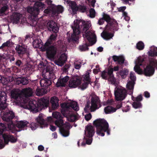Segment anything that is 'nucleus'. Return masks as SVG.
<instances>
[{
  "label": "nucleus",
  "mask_w": 157,
  "mask_h": 157,
  "mask_svg": "<svg viewBox=\"0 0 157 157\" xmlns=\"http://www.w3.org/2000/svg\"><path fill=\"white\" fill-rule=\"evenodd\" d=\"M57 37L56 34H52L44 45L41 40L36 39L33 42L34 48H41L42 52H46L47 56L50 59H53L56 54L57 48L56 40Z\"/></svg>",
  "instance_id": "nucleus-1"
},
{
  "label": "nucleus",
  "mask_w": 157,
  "mask_h": 157,
  "mask_svg": "<svg viewBox=\"0 0 157 157\" xmlns=\"http://www.w3.org/2000/svg\"><path fill=\"white\" fill-rule=\"evenodd\" d=\"M42 75L43 78L40 81L41 86L50 87L52 81L55 78L53 69L50 66L47 67L46 69L42 72Z\"/></svg>",
  "instance_id": "nucleus-2"
},
{
  "label": "nucleus",
  "mask_w": 157,
  "mask_h": 157,
  "mask_svg": "<svg viewBox=\"0 0 157 157\" xmlns=\"http://www.w3.org/2000/svg\"><path fill=\"white\" fill-rule=\"evenodd\" d=\"M105 21L107 22L105 27V30L111 31L118 30V23L117 21L111 18L109 15L103 13V17L99 19L98 23L100 25H102L104 24Z\"/></svg>",
  "instance_id": "nucleus-3"
},
{
  "label": "nucleus",
  "mask_w": 157,
  "mask_h": 157,
  "mask_svg": "<svg viewBox=\"0 0 157 157\" xmlns=\"http://www.w3.org/2000/svg\"><path fill=\"white\" fill-rule=\"evenodd\" d=\"M93 124L96 128V133L98 135L104 136L105 132L108 135H110L109 124L106 120L104 119H97L94 121Z\"/></svg>",
  "instance_id": "nucleus-4"
},
{
  "label": "nucleus",
  "mask_w": 157,
  "mask_h": 157,
  "mask_svg": "<svg viewBox=\"0 0 157 157\" xmlns=\"http://www.w3.org/2000/svg\"><path fill=\"white\" fill-rule=\"evenodd\" d=\"M14 117V113L12 111L4 113L2 119L5 122L3 123H0V134H2L7 128L10 130L13 129L14 124L12 120Z\"/></svg>",
  "instance_id": "nucleus-5"
},
{
  "label": "nucleus",
  "mask_w": 157,
  "mask_h": 157,
  "mask_svg": "<svg viewBox=\"0 0 157 157\" xmlns=\"http://www.w3.org/2000/svg\"><path fill=\"white\" fill-rule=\"evenodd\" d=\"M48 104V101L44 99H42L38 101L37 104L36 101L32 100L29 102L26 107L31 111L36 113L41 110L42 109L47 107Z\"/></svg>",
  "instance_id": "nucleus-6"
},
{
  "label": "nucleus",
  "mask_w": 157,
  "mask_h": 157,
  "mask_svg": "<svg viewBox=\"0 0 157 157\" xmlns=\"http://www.w3.org/2000/svg\"><path fill=\"white\" fill-rule=\"evenodd\" d=\"M45 7V5L40 2H35L33 7H30L28 8L27 11L31 15V19L34 21L35 26L37 24L36 20L37 15L39 13L40 10L42 11L43 9Z\"/></svg>",
  "instance_id": "nucleus-7"
},
{
  "label": "nucleus",
  "mask_w": 157,
  "mask_h": 157,
  "mask_svg": "<svg viewBox=\"0 0 157 157\" xmlns=\"http://www.w3.org/2000/svg\"><path fill=\"white\" fill-rule=\"evenodd\" d=\"M149 60V63L144 70V74L146 76H152L155 73V69H157V60L154 58H150Z\"/></svg>",
  "instance_id": "nucleus-8"
},
{
  "label": "nucleus",
  "mask_w": 157,
  "mask_h": 157,
  "mask_svg": "<svg viewBox=\"0 0 157 157\" xmlns=\"http://www.w3.org/2000/svg\"><path fill=\"white\" fill-rule=\"evenodd\" d=\"M79 24H80L79 20H76V22L75 21H74L73 25L71 26L73 30V33L71 37L68 39V42H70L72 41L74 42H76L78 40L79 35L81 32Z\"/></svg>",
  "instance_id": "nucleus-9"
},
{
  "label": "nucleus",
  "mask_w": 157,
  "mask_h": 157,
  "mask_svg": "<svg viewBox=\"0 0 157 157\" xmlns=\"http://www.w3.org/2000/svg\"><path fill=\"white\" fill-rule=\"evenodd\" d=\"M55 123V124L59 128L60 132L63 136L67 137L69 135L70 126L68 124H64L62 118L56 120Z\"/></svg>",
  "instance_id": "nucleus-10"
},
{
  "label": "nucleus",
  "mask_w": 157,
  "mask_h": 157,
  "mask_svg": "<svg viewBox=\"0 0 157 157\" xmlns=\"http://www.w3.org/2000/svg\"><path fill=\"white\" fill-rule=\"evenodd\" d=\"M63 11V8L61 6L57 7H51L45 9L44 11V13L49 16L55 17L58 14L62 13Z\"/></svg>",
  "instance_id": "nucleus-11"
},
{
  "label": "nucleus",
  "mask_w": 157,
  "mask_h": 157,
  "mask_svg": "<svg viewBox=\"0 0 157 157\" xmlns=\"http://www.w3.org/2000/svg\"><path fill=\"white\" fill-rule=\"evenodd\" d=\"M85 135L87 138L85 137L84 138L86 140V144L90 145L92 142V137L94 134V127L91 125H87L85 128Z\"/></svg>",
  "instance_id": "nucleus-12"
},
{
  "label": "nucleus",
  "mask_w": 157,
  "mask_h": 157,
  "mask_svg": "<svg viewBox=\"0 0 157 157\" xmlns=\"http://www.w3.org/2000/svg\"><path fill=\"white\" fill-rule=\"evenodd\" d=\"M61 110L64 112L69 111H72V110L77 111L79 110V107L77 102L73 101L70 103H63L61 105Z\"/></svg>",
  "instance_id": "nucleus-13"
},
{
  "label": "nucleus",
  "mask_w": 157,
  "mask_h": 157,
  "mask_svg": "<svg viewBox=\"0 0 157 157\" xmlns=\"http://www.w3.org/2000/svg\"><path fill=\"white\" fill-rule=\"evenodd\" d=\"M114 94L116 100L122 101L125 98L127 94L125 89L117 87L114 91Z\"/></svg>",
  "instance_id": "nucleus-14"
},
{
  "label": "nucleus",
  "mask_w": 157,
  "mask_h": 157,
  "mask_svg": "<svg viewBox=\"0 0 157 157\" xmlns=\"http://www.w3.org/2000/svg\"><path fill=\"white\" fill-rule=\"evenodd\" d=\"M36 120L38 124L36 123L32 122L29 125V127L32 130H34L38 126V124L42 126L45 125V121L44 119V115L40 114L38 117L36 118Z\"/></svg>",
  "instance_id": "nucleus-15"
},
{
  "label": "nucleus",
  "mask_w": 157,
  "mask_h": 157,
  "mask_svg": "<svg viewBox=\"0 0 157 157\" xmlns=\"http://www.w3.org/2000/svg\"><path fill=\"white\" fill-rule=\"evenodd\" d=\"M91 106L90 112H93L101 106L100 102L98 97L95 96L92 97L91 100Z\"/></svg>",
  "instance_id": "nucleus-16"
},
{
  "label": "nucleus",
  "mask_w": 157,
  "mask_h": 157,
  "mask_svg": "<svg viewBox=\"0 0 157 157\" xmlns=\"http://www.w3.org/2000/svg\"><path fill=\"white\" fill-rule=\"evenodd\" d=\"M146 59L139 57L138 59V65H136L134 67V71L138 74L141 75L144 74V71L140 68V66L145 65Z\"/></svg>",
  "instance_id": "nucleus-17"
},
{
  "label": "nucleus",
  "mask_w": 157,
  "mask_h": 157,
  "mask_svg": "<svg viewBox=\"0 0 157 157\" xmlns=\"http://www.w3.org/2000/svg\"><path fill=\"white\" fill-rule=\"evenodd\" d=\"M81 80L79 76H76L71 78L69 82V87L75 88L79 86L81 83Z\"/></svg>",
  "instance_id": "nucleus-18"
},
{
  "label": "nucleus",
  "mask_w": 157,
  "mask_h": 157,
  "mask_svg": "<svg viewBox=\"0 0 157 157\" xmlns=\"http://www.w3.org/2000/svg\"><path fill=\"white\" fill-rule=\"evenodd\" d=\"M15 50L17 54L21 58H22L23 56L25 53L27 54V56L29 55L27 48L19 44L16 45Z\"/></svg>",
  "instance_id": "nucleus-19"
},
{
  "label": "nucleus",
  "mask_w": 157,
  "mask_h": 157,
  "mask_svg": "<svg viewBox=\"0 0 157 157\" xmlns=\"http://www.w3.org/2000/svg\"><path fill=\"white\" fill-rule=\"evenodd\" d=\"M61 113L63 116L67 117L70 122H74L76 120V116L72 111H66L64 112L61 110Z\"/></svg>",
  "instance_id": "nucleus-20"
},
{
  "label": "nucleus",
  "mask_w": 157,
  "mask_h": 157,
  "mask_svg": "<svg viewBox=\"0 0 157 157\" xmlns=\"http://www.w3.org/2000/svg\"><path fill=\"white\" fill-rule=\"evenodd\" d=\"M21 92H19L16 90H12L11 92V97L12 99H14L17 101V103L20 102L23 98Z\"/></svg>",
  "instance_id": "nucleus-21"
},
{
  "label": "nucleus",
  "mask_w": 157,
  "mask_h": 157,
  "mask_svg": "<svg viewBox=\"0 0 157 157\" xmlns=\"http://www.w3.org/2000/svg\"><path fill=\"white\" fill-rule=\"evenodd\" d=\"M47 25L48 29L54 33V34H56L59 29L56 23L53 21H50L47 23Z\"/></svg>",
  "instance_id": "nucleus-22"
},
{
  "label": "nucleus",
  "mask_w": 157,
  "mask_h": 157,
  "mask_svg": "<svg viewBox=\"0 0 157 157\" xmlns=\"http://www.w3.org/2000/svg\"><path fill=\"white\" fill-rule=\"evenodd\" d=\"M22 14L19 13L14 12L11 16V19L13 23L15 24L19 23L21 21L22 23Z\"/></svg>",
  "instance_id": "nucleus-23"
},
{
  "label": "nucleus",
  "mask_w": 157,
  "mask_h": 157,
  "mask_svg": "<svg viewBox=\"0 0 157 157\" xmlns=\"http://www.w3.org/2000/svg\"><path fill=\"white\" fill-rule=\"evenodd\" d=\"M6 95L4 93H2L0 95V109H5L7 107L6 103Z\"/></svg>",
  "instance_id": "nucleus-24"
},
{
  "label": "nucleus",
  "mask_w": 157,
  "mask_h": 157,
  "mask_svg": "<svg viewBox=\"0 0 157 157\" xmlns=\"http://www.w3.org/2000/svg\"><path fill=\"white\" fill-rule=\"evenodd\" d=\"M21 91L22 97L27 98L33 95V92L32 89L30 87L23 89Z\"/></svg>",
  "instance_id": "nucleus-25"
},
{
  "label": "nucleus",
  "mask_w": 157,
  "mask_h": 157,
  "mask_svg": "<svg viewBox=\"0 0 157 157\" xmlns=\"http://www.w3.org/2000/svg\"><path fill=\"white\" fill-rule=\"evenodd\" d=\"M67 59V55L63 53L61 54L59 58L56 60L55 63L59 66H62L63 65L64 63L66 61Z\"/></svg>",
  "instance_id": "nucleus-26"
},
{
  "label": "nucleus",
  "mask_w": 157,
  "mask_h": 157,
  "mask_svg": "<svg viewBox=\"0 0 157 157\" xmlns=\"http://www.w3.org/2000/svg\"><path fill=\"white\" fill-rule=\"evenodd\" d=\"M3 137L6 144H8L9 141L12 143H14L17 141V138H15L13 136L10 134H4L3 135Z\"/></svg>",
  "instance_id": "nucleus-27"
},
{
  "label": "nucleus",
  "mask_w": 157,
  "mask_h": 157,
  "mask_svg": "<svg viewBox=\"0 0 157 157\" xmlns=\"http://www.w3.org/2000/svg\"><path fill=\"white\" fill-rule=\"evenodd\" d=\"M69 79V77L67 75L62 78H60L56 84V86L57 87H65L66 83L67 82Z\"/></svg>",
  "instance_id": "nucleus-28"
},
{
  "label": "nucleus",
  "mask_w": 157,
  "mask_h": 157,
  "mask_svg": "<svg viewBox=\"0 0 157 157\" xmlns=\"http://www.w3.org/2000/svg\"><path fill=\"white\" fill-rule=\"evenodd\" d=\"M82 31V33H85V37L89 42L93 44L95 43V42L94 41V38L93 37H91L90 36L91 33L88 31V30L87 29H85V28H83Z\"/></svg>",
  "instance_id": "nucleus-29"
},
{
  "label": "nucleus",
  "mask_w": 157,
  "mask_h": 157,
  "mask_svg": "<svg viewBox=\"0 0 157 157\" xmlns=\"http://www.w3.org/2000/svg\"><path fill=\"white\" fill-rule=\"evenodd\" d=\"M114 31L115 30L113 31H110V32H114ZM115 31H116L115 30ZM109 31L106 30L105 29L101 33V36L104 39L108 40L112 38L113 36V33H109Z\"/></svg>",
  "instance_id": "nucleus-30"
},
{
  "label": "nucleus",
  "mask_w": 157,
  "mask_h": 157,
  "mask_svg": "<svg viewBox=\"0 0 157 157\" xmlns=\"http://www.w3.org/2000/svg\"><path fill=\"white\" fill-rule=\"evenodd\" d=\"M59 99L56 97H53L51 98L50 100L52 104V109L54 110L57 109L59 106Z\"/></svg>",
  "instance_id": "nucleus-31"
},
{
  "label": "nucleus",
  "mask_w": 157,
  "mask_h": 157,
  "mask_svg": "<svg viewBox=\"0 0 157 157\" xmlns=\"http://www.w3.org/2000/svg\"><path fill=\"white\" fill-rule=\"evenodd\" d=\"M28 124H29V123L26 121H18L16 124L17 127L18 128V130L17 131L19 132L22 130H24L25 128L28 126Z\"/></svg>",
  "instance_id": "nucleus-32"
},
{
  "label": "nucleus",
  "mask_w": 157,
  "mask_h": 157,
  "mask_svg": "<svg viewBox=\"0 0 157 157\" xmlns=\"http://www.w3.org/2000/svg\"><path fill=\"white\" fill-rule=\"evenodd\" d=\"M50 87H43L40 89H37L36 90L37 95L38 96L43 95L47 94L50 90Z\"/></svg>",
  "instance_id": "nucleus-33"
},
{
  "label": "nucleus",
  "mask_w": 157,
  "mask_h": 157,
  "mask_svg": "<svg viewBox=\"0 0 157 157\" xmlns=\"http://www.w3.org/2000/svg\"><path fill=\"white\" fill-rule=\"evenodd\" d=\"M16 84L17 85H25L29 83V81L26 78H19L15 81Z\"/></svg>",
  "instance_id": "nucleus-34"
},
{
  "label": "nucleus",
  "mask_w": 157,
  "mask_h": 157,
  "mask_svg": "<svg viewBox=\"0 0 157 157\" xmlns=\"http://www.w3.org/2000/svg\"><path fill=\"white\" fill-rule=\"evenodd\" d=\"M9 13V8L5 5L0 8V16L4 17L7 15Z\"/></svg>",
  "instance_id": "nucleus-35"
},
{
  "label": "nucleus",
  "mask_w": 157,
  "mask_h": 157,
  "mask_svg": "<svg viewBox=\"0 0 157 157\" xmlns=\"http://www.w3.org/2000/svg\"><path fill=\"white\" fill-rule=\"evenodd\" d=\"M112 58L114 62H117L118 64L120 65L123 64L125 61V59L122 56H118L114 55L113 56Z\"/></svg>",
  "instance_id": "nucleus-36"
},
{
  "label": "nucleus",
  "mask_w": 157,
  "mask_h": 157,
  "mask_svg": "<svg viewBox=\"0 0 157 157\" xmlns=\"http://www.w3.org/2000/svg\"><path fill=\"white\" fill-rule=\"evenodd\" d=\"M135 82L129 81L126 85L127 89L129 90V95H132L133 92V89Z\"/></svg>",
  "instance_id": "nucleus-37"
},
{
  "label": "nucleus",
  "mask_w": 157,
  "mask_h": 157,
  "mask_svg": "<svg viewBox=\"0 0 157 157\" xmlns=\"http://www.w3.org/2000/svg\"><path fill=\"white\" fill-rule=\"evenodd\" d=\"M68 4L72 10L73 13L74 14L76 13L78 10V6L76 3L74 1H70Z\"/></svg>",
  "instance_id": "nucleus-38"
},
{
  "label": "nucleus",
  "mask_w": 157,
  "mask_h": 157,
  "mask_svg": "<svg viewBox=\"0 0 157 157\" xmlns=\"http://www.w3.org/2000/svg\"><path fill=\"white\" fill-rule=\"evenodd\" d=\"M148 54L150 56H157V47H151L148 52Z\"/></svg>",
  "instance_id": "nucleus-39"
},
{
  "label": "nucleus",
  "mask_w": 157,
  "mask_h": 157,
  "mask_svg": "<svg viewBox=\"0 0 157 157\" xmlns=\"http://www.w3.org/2000/svg\"><path fill=\"white\" fill-rule=\"evenodd\" d=\"M105 112L106 114L111 113H114L117 110L115 108H114L110 106H108L105 107L104 108Z\"/></svg>",
  "instance_id": "nucleus-40"
},
{
  "label": "nucleus",
  "mask_w": 157,
  "mask_h": 157,
  "mask_svg": "<svg viewBox=\"0 0 157 157\" xmlns=\"http://www.w3.org/2000/svg\"><path fill=\"white\" fill-rule=\"evenodd\" d=\"M14 43L12 42L11 40L10 39L7 41L6 42L3 43L0 47V49H2L6 47H10L14 44Z\"/></svg>",
  "instance_id": "nucleus-41"
},
{
  "label": "nucleus",
  "mask_w": 157,
  "mask_h": 157,
  "mask_svg": "<svg viewBox=\"0 0 157 157\" xmlns=\"http://www.w3.org/2000/svg\"><path fill=\"white\" fill-rule=\"evenodd\" d=\"M128 70L124 69L121 71L119 73V75L121 76L122 78L124 79L128 75Z\"/></svg>",
  "instance_id": "nucleus-42"
},
{
  "label": "nucleus",
  "mask_w": 157,
  "mask_h": 157,
  "mask_svg": "<svg viewBox=\"0 0 157 157\" xmlns=\"http://www.w3.org/2000/svg\"><path fill=\"white\" fill-rule=\"evenodd\" d=\"M52 116L54 118L58 119L60 118H63V117L62 115L60 113L57 112H55L52 113Z\"/></svg>",
  "instance_id": "nucleus-43"
},
{
  "label": "nucleus",
  "mask_w": 157,
  "mask_h": 157,
  "mask_svg": "<svg viewBox=\"0 0 157 157\" xmlns=\"http://www.w3.org/2000/svg\"><path fill=\"white\" fill-rule=\"evenodd\" d=\"M132 99L134 101L140 102L143 100V97L141 94H140L136 97L132 96Z\"/></svg>",
  "instance_id": "nucleus-44"
},
{
  "label": "nucleus",
  "mask_w": 157,
  "mask_h": 157,
  "mask_svg": "<svg viewBox=\"0 0 157 157\" xmlns=\"http://www.w3.org/2000/svg\"><path fill=\"white\" fill-rule=\"evenodd\" d=\"M133 108L135 109H140L142 108V105L141 102L134 101L132 104Z\"/></svg>",
  "instance_id": "nucleus-45"
},
{
  "label": "nucleus",
  "mask_w": 157,
  "mask_h": 157,
  "mask_svg": "<svg viewBox=\"0 0 157 157\" xmlns=\"http://www.w3.org/2000/svg\"><path fill=\"white\" fill-rule=\"evenodd\" d=\"M144 47V45L143 42L141 41L138 42L136 45L137 49L140 50H142Z\"/></svg>",
  "instance_id": "nucleus-46"
},
{
  "label": "nucleus",
  "mask_w": 157,
  "mask_h": 157,
  "mask_svg": "<svg viewBox=\"0 0 157 157\" xmlns=\"http://www.w3.org/2000/svg\"><path fill=\"white\" fill-rule=\"evenodd\" d=\"M78 10L82 13H85L87 11L86 6L84 5H80L78 6Z\"/></svg>",
  "instance_id": "nucleus-47"
},
{
  "label": "nucleus",
  "mask_w": 157,
  "mask_h": 157,
  "mask_svg": "<svg viewBox=\"0 0 157 157\" xmlns=\"http://www.w3.org/2000/svg\"><path fill=\"white\" fill-rule=\"evenodd\" d=\"M88 45L86 44L80 45L79 48L81 51H85L88 50Z\"/></svg>",
  "instance_id": "nucleus-48"
},
{
  "label": "nucleus",
  "mask_w": 157,
  "mask_h": 157,
  "mask_svg": "<svg viewBox=\"0 0 157 157\" xmlns=\"http://www.w3.org/2000/svg\"><path fill=\"white\" fill-rule=\"evenodd\" d=\"M129 78L130 79V80L129 81L135 82L136 80V77L135 75L134 72H131L130 74Z\"/></svg>",
  "instance_id": "nucleus-49"
},
{
  "label": "nucleus",
  "mask_w": 157,
  "mask_h": 157,
  "mask_svg": "<svg viewBox=\"0 0 157 157\" xmlns=\"http://www.w3.org/2000/svg\"><path fill=\"white\" fill-rule=\"evenodd\" d=\"M90 17L91 18H94L95 16V11L94 8H91L89 10Z\"/></svg>",
  "instance_id": "nucleus-50"
},
{
  "label": "nucleus",
  "mask_w": 157,
  "mask_h": 157,
  "mask_svg": "<svg viewBox=\"0 0 157 157\" xmlns=\"http://www.w3.org/2000/svg\"><path fill=\"white\" fill-rule=\"evenodd\" d=\"M90 84L91 85V83L89 82H84L81 85V88L82 90H84L88 86L89 84Z\"/></svg>",
  "instance_id": "nucleus-51"
},
{
  "label": "nucleus",
  "mask_w": 157,
  "mask_h": 157,
  "mask_svg": "<svg viewBox=\"0 0 157 157\" xmlns=\"http://www.w3.org/2000/svg\"><path fill=\"white\" fill-rule=\"evenodd\" d=\"M84 80L86 82H88L90 83H91L92 82H91V79L90 77V75L89 72H87L86 75H85L84 78Z\"/></svg>",
  "instance_id": "nucleus-52"
},
{
  "label": "nucleus",
  "mask_w": 157,
  "mask_h": 157,
  "mask_svg": "<svg viewBox=\"0 0 157 157\" xmlns=\"http://www.w3.org/2000/svg\"><path fill=\"white\" fill-rule=\"evenodd\" d=\"M88 2V5L90 6L94 7L95 3L96 2V0H87Z\"/></svg>",
  "instance_id": "nucleus-53"
},
{
  "label": "nucleus",
  "mask_w": 157,
  "mask_h": 157,
  "mask_svg": "<svg viewBox=\"0 0 157 157\" xmlns=\"http://www.w3.org/2000/svg\"><path fill=\"white\" fill-rule=\"evenodd\" d=\"M108 75L107 72L104 71L101 72V76L103 79L105 80L107 79Z\"/></svg>",
  "instance_id": "nucleus-54"
},
{
  "label": "nucleus",
  "mask_w": 157,
  "mask_h": 157,
  "mask_svg": "<svg viewBox=\"0 0 157 157\" xmlns=\"http://www.w3.org/2000/svg\"><path fill=\"white\" fill-rule=\"evenodd\" d=\"M108 81L111 82V83H113L115 82V79L114 75L109 76V77L107 78Z\"/></svg>",
  "instance_id": "nucleus-55"
},
{
  "label": "nucleus",
  "mask_w": 157,
  "mask_h": 157,
  "mask_svg": "<svg viewBox=\"0 0 157 157\" xmlns=\"http://www.w3.org/2000/svg\"><path fill=\"white\" fill-rule=\"evenodd\" d=\"M15 64L17 66L20 67H21L23 66V63L22 62L21 60L19 59L17 60Z\"/></svg>",
  "instance_id": "nucleus-56"
},
{
  "label": "nucleus",
  "mask_w": 157,
  "mask_h": 157,
  "mask_svg": "<svg viewBox=\"0 0 157 157\" xmlns=\"http://www.w3.org/2000/svg\"><path fill=\"white\" fill-rule=\"evenodd\" d=\"M92 117V115L90 113H89L88 114H86L85 116V120L88 121L89 120L91 119Z\"/></svg>",
  "instance_id": "nucleus-57"
},
{
  "label": "nucleus",
  "mask_w": 157,
  "mask_h": 157,
  "mask_svg": "<svg viewBox=\"0 0 157 157\" xmlns=\"http://www.w3.org/2000/svg\"><path fill=\"white\" fill-rule=\"evenodd\" d=\"M90 111V104H87L86 105L85 107L84 108V110L85 112H88L89 110Z\"/></svg>",
  "instance_id": "nucleus-58"
},
{
  "label": "nucleus",
  "mask_w": 157,
  "mask_h": 157,
  "mask_svg": "<svg viewBox=\"0 0 157 157\" xmlns=\"http://www.w3.org/2000/svg\"><path fill=\"white\" fill-rule=\"evenodd\" d=\"M113 68H111L108 69L107 73L109 76L113 75Z\"/></svg>",
  "instance_id": "nucleus-59"
},
{
  "label": "nucleus",
  "mask_w": 157,
  "mask_h": 157,
  "mask_svg": "<svg viewBox=\"0 0 157 157\" xmlns=\"http://www.w3.org/2000/svg\"><path fill=\"white\" fill-rule=\"evenodd\" d=\"M122 102L121 101L119 102L117 104L115 108L117 109L121 108L122 106Z\"/></svg>",
  "instance_id": "nucleus-60"
},
{
  "label": "nucleus",
  "mask_w": 157,
  "mask_h": 157,
  "mask_svg": "<svg viewBox=\"0 0 157 157\" xmlns=\"http://www.w3.org/2000/svg\"><path fill=\"white\" fill-rule=\"evenodd\" d=\"M126 7L125 6L121 7L119 8L118 11L120 12H123L126 9Z\"/></svg>",
  "instance_id": "nucleus-61"
},
{
  "label": "nucleus",
  "mask_w": 157,
  "mask_h": 157,
  "mask_svg": "<svg viewBox=\"0 0 157 157\" xmlns=\"http://www.w3.org/2000/svg\"><path fill=\"white\" fill-rule=\"evenodd\" d=\"M130 109V106L128 105L126 106L125 108V109H122V110L123 112H127Z\"/></svg>",
  "instance_id": "nucleus-62"
},
{
  "label": "nucleus",
  "mask_w": 157,
  "mask_h": 157,
  "mask_svg": "<svg viewBox=\"0 0 157 157\" xmlns=\"http://www.w3.org/2000/svg\"><path fill=\"white\" fill-rule=\"evenodd\" d=\"M75 68L77 69H79L81 67L80 63L78 64L75 63H74Z\"/></svg>",
  "instance_id": "nucleus-63"
},
{
  "label": "nucleus",
  "mask_w": 157,
  "mask_h": 157,
  "mask_svg": "<svg viewBox=\"0 0 157 157\" xmlns=\"http://www.w3.org/2000/svg\"><path fill=\"white\" fill-rule=\"evenodd\" d=\"M144 96L146 98H149L150 97V93L147 91H145L144 92Z\"/></svg>",
  "instance_id": "nucleus-64"
}]
</instances>
